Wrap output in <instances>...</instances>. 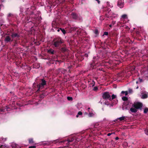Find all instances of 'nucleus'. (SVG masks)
<instances>
[{
  "instance_id": "obj_1",
  "label": "nucleus",
  "mask_w": 148,
  "mask_h": 148,
  "mask_svg": "<svg viewBox=\"0 0 148 148\" xmlns=\"http://www.w3.org/2000/svg\"><path fill=\"white\" fill-rule=\"evenodd\" d=\"M62 43V40L60 38H59L57 40H54L53 45L55 47H58Z\"/></svg>"
},
{
  "instance_id": "obj_2",
  "label": "nucleus",
  "mask_w": 148,
  "mask_h": 148,
  "mask_svg": "<svg viewBox=\"0 0 148 148\" xmlns=\"http://www.w3.org/2000/svg\"><path fill=\"white\" fill-rule=\"evenodd\" d=\"M102 97L104 99H109V100L111 101V95L108 92H106L103 93Z\"/></svg>"
},
{
  "instance_id": "obj_3",
  "label": "nucleus",
  "mask_w": 148,
  "mask_h": 148,
  "mask_svg": "<svg viewBox=\"0 0 148 148\" xmlns=\"http://www.w3.org/2000/svg\"><path fill=\"white\" fill-rule=\"evenodd\" d=\"M41 83L38 85L39 88L38 90L40 88H43L44 86L46 84V82L45 80L42 79H41Z\"/></svg>"
},
{
  "instance_id": "obj_4",
  "label": "nucleus",
  "mask_w": 148,
  "mask_h": 148,
  "mask_svg": "<svg viewBox=\"0 0 148 148\" xmlns=\"http://www.w3.org/2000/svg\"><path fill=\"white\" fill-rule=\"evenodd\" d=\"M142 106V104L138 102L135 103L134 105V106L137 109L141 108Z\"/></svg>"
},
{
  "instance_id": "obj_5",
  "label": "nucleus",
  "mask_w": 148,
  "mask_h": 148,
  "mask_svg": "<svg viewBox=\"0 0 148 148\" xmlns=\"http://www.w3.org/2000/svg\"><path fill=\"white\" fill-rule=\"evenodd\" d=\"M124 3L123 0H119L117 3L118 6L120 8H122L124 6Z\"/></svg>"
},
{
  "instance_id": "obj_6",
  "label": "nucleus",
  "mask_w": 148,
  "mask_h": 148,
  "mask_svg": "<svg viewBox=\"0 0 148 148\" xmlns=\"http://www.w3.org/2000/svg\"><path fill=\"white\" fill-rule=\"evenodd\" d=\"M4 40L5 43H7L8 42H12L13 40L11 39V38L10 36H6L5 37Z\"/></svg>"
},
{
  "instance_id": "obj_7",
  "label": "nucleus",
  "mask_w": 148,
  "mask_h": 148,
  "mask_svg": "<svg viewBox=\"0 0 148 148\" xmlns=\"http://www.w3.org/2000/svg\"><path fill=\"white\" fill-rule=\"evenodd\" d=\"M147 92H143L141 93V98L142 99H145L147 97Z\"/></svg>"
},
{
  "instance_id": "obj_8",
  "label": "nucleus",
  "mask_w": 148,
  "mask_h": 148,
  "mask_svg": "<svg viewBox=\"0 0 148 148\" xmlns=\"http://www.w3.org/2000/svg\"><path fill=\"white\" fill-rule=\"evenodd\" d=\"M133 107L130 109V111L132 113H136L137 112V109L135 107L133 106Z\"/></svg>"
},
{
  "instance_id": "obj_9",
  "label": "nucleus",
  "mask_w": 148,
  "mask_h": 148,
  "mask_svg": "<svg viewBox=\"0 0 148 148\" xmlns=\"http://www.w3.org/2000/svg\"><path fill=\"white\" fill-rule=\"evenodd\" d=\"M11 36L12 38H14L15 37H18L19 36L16 33L13 34L11 35Z\"/></svg>"
},
{
  "instance_id": "obj_10",
  "label": "nucleus",
  "mask_w": 148,
  "mask_h": 148,
  "mask_svg": "<svg viewBox=\"0 0 148 148\" xmlns=\"http://www.w3.org/2000/svg\"><path fill=\"white\" fill-rule=\"evenodd\" d=\"M118 15L116 14L112 13V14L110 16L112 18H116L117 17Z\"/></svg>"
},
{
  "instance_id": "obj_11",
  "label": "nucleus",
  "mask_w": 148,
  "mask_h": 148,
  "mask_svg": "<svg viewBox=\"0 0 148 148\" xmlns=\"http://www.w3.org/2000/svg\"><path fill=\"white\" fill-rule=\"evenodd\" d=\"M125 119V116H122V117H120L118 118V119L119 120V121H122L124 120Z\"/></svg>"
},
{
  "instance_id": "obj_12",
  "label": "nucleus",
  "mask_w": 148,
  "mask_h": 148,
  "mask_svg": "<svg viewBox=\"0 0 148 148\" xmlns=\"http://www.w3.org/2000/svg\"><path fill=\"white\" fill-rule=\"evenodd\" d=\"M121 18H123V19H127V15L126 14H124L123 15L121 16Z\"/></svg>"
},
{
  "instance_id": "obj_13",
  "label": "nucleus",
  "mask_w": 148,
  "mask_h": 148,
  "mask_svg": "<svg viewBox=\"0 0 148 148\" xmlns=\"http://www.w3.org/2000/svg\"><path fill=\"white\" fill-rule=\"evenodd\" d=\"M71 16L72 17L74 18H76L77 17L76 14L74 13H72Z\"/></svg>"
},
{
  "instance_id": "obj_14",
  "label": "nucleus",
  "mask_w": 148,
  "mask_h": 148,
  "mask_svg": "<svg viewBox=\"0 0 148 148\" xmlns=\"http://www.w3.org/2000/svg\"><path fill=\"white\" fill-rule=\"evenodd\" d=\"M122 99L124 101H125L127 100L128 98L126 96H124L122 97Z\"/></svg>"
},
{
  "instance_id": "obj_15",
  "label": "nucleus",
  "mask_w": 148,
  "mask_h": 148,
  "mask_svg": "<svg viewBox=\"0 0 148 148\" xmlns=\"http://www.w3.org/2000/svg\"><path fill=\"white\" fill-rule=\"evenodd\" d=\"M125 94V96H126L127 95L128 93L127 91H122L121 93V95H122V94Z\"/></svg>"
},
{
  "instance_id": "obj_16",
  "label": "nucleus",
  "mask_w": 148,
  "mask_h": 148,
  "mask_svg": "<svg viewBox=\"0 0 148 148\" xmlns=\"http://www.w3.org/2000/svg\"><path fill=\"white\" fill-rule=\"evenodd\" d=\"M116 97V95L114 94H112L111 96V101L113 99H114Z\"/></svg>"
},
{
  "instance_id": "obj_17",
  "label": "nucleus",
  "mask_w": 148,
  "mask_h": 148,
  "mask_svg": "<svg viewBox=\"0 0 148 148\" xmlns=\"http://www.w3.org/2000/svg\"><path fill=\"white\" fill-rule=\"evenodd\" d=\"M95 115V114L93 113H90L88 114L89 117H92Z\"/></svg>"
},
{
  "instance_id": "obj_18",
  "label": "nucleus",
  "mask_w": 148,
  "mask_h": 148,
  "mask_svg": "<svg viewBox=\"0 0 148 148\" xmlns=\"http://www.w3.org/2000/svg\"><path fill=\"white\" fill-rule=\"evenodd\" d=\"M82 112L81 111H79L78 112L76 116V117H78L79 116V115H82Z\"/></svg>"
},
{
  "instance_id": "obj_19",
  "label": "nucleus",
  "mask_w": 148,
  "mask_h": 148,
  "mask_svg": "<svg viewBox=\"0 0 148 148\" xmlns=\"http://www.w3.org/2000/svg\"><path fill=\"white\" fill-rule=\"evenodd\" d=\"M48 52L53 54L54 53V51L52 49H49L48 50Z\"/></svg>"
},
{
  "instance_id": "obj_20",
  "label": "nucleus",
  "mask_w": 148,
  "mask_h": 148,
  "mask_svg": "<svg viewBox=\"0 0 148 148\" xmlns=\"http://www.w3.org/2000/svg\"><path fill=\"white\" fill-rule=\"evenodd\" d=\"M144 113H146L148 112V108H147L144 109Z\"/></svg>"
},
{
  "instance_id": "obj_21",
  "label": "nucleus",
  "mask_w": 148,
  "mask_h": 148,
  "mask_svg": "<svg viewBox=\"0 0 148 148\" xmlns=\"http://www.w3.org/2000/svg\"><path fill=\"white\" fill-rule=\"evenodd\" d=\"M29 143H33V139L32 138H30L29 140Z\"/></svg>"
},
{
  "instance_id": "obj_22",
  "label": "nucleus",
  "mask_w": 148,
  "mask_h": 148,
  "mask_svg": "<svg viewBox=\"0 0 148 148\" xmlns=\"http://www.w3.org/2000/svg\"><path fill=\"white\" fill-rule=\"evenodd\" d=\"M145 132L146 135H148V129H146L145 130Z\"/></svg>"
},
{
  "instance_id": "obj_23",
  "label": "nucleus",
  "mask_w": 148,
  "mask_h": 148,
  "mask_svg": "<svg viewBox=\"0 0 148 148\" xmlns=\"http://www.w3.org/2000/svg\"><path fill=\"white\" fill-rule=\"evenodd\" d=\"M60 29L64 34H65L66 33V31L64 29H62L61 28H60Z\"/></svg>"
},
{
  "instance_id": "obj_24",
  "label": "nucleus",
  "mask_w": 148,
  "mask_h": 148,
  "mask_svg": "<svg viewBox=\"0 0 148 148\" xmlns=\"http://www.w3.org/2000/svg\"><path fill=\"white\" fill-rule=\"evenodd\" d=\"M127 143L126 142H124L123 143V146L124 147H126V146L127 145Z\"/></svg>"
},
{
  "instance_id": "obj_25",
  "label": "nucleus",
  "mask_w": 148,
  "mask_h": 148,
  "mask_svg": "<svg viewBox=\"0 0 148 148\" xmlns=\"http://www.w3.org/2000/svg\"><path fill=\"white\" fill-rule=\"evenodd\" d=\"M67 99L69 100H72L73 98L72 97H67Z\"/></svg>"
},
{
  "instance_id": "obj_26",
  "label": "nucleus",
  "mask_w": 148,
  "mask_h": 148,
  "mask_svg": "<svg viewBox=\"0 0 148 148\" xmlns=\"http://www.w3.org/2000/svg\"><path fill=\"white\" fill-rule=\"evenodd\" d=\"M94 32L96 34H98V31L97 30H96Z\"/></svg>"
},
{
  "instance_id": "obj_27",
  "label": "nucleus",
  "mask_w": 148,
  "mask_h": 148,
  "mask_svg": "<svg viewBox=\"0 0 148 148\" xmlns=\"http://www.w3.org/2000/svg\"><path fill=\"white\" fill-rule=\"evenodd\" d=\"M98 90V88L97 87H95L93 88V90L94 91H96Z\"/></svg>"
},
{
  "instance_id": "obj_28",
  "label": "nucleus",
  "mask_w": 148,
  "mask_h": 148,
  "mask_svg": "<svg viewBox=\"0 0 148 148\" xmlns=\"http://www.w3.org/2000/svg\"><path fill=\"white\" fill-rule=\"evenodd\" d=\"M29 148H36V146H32L29 147Z\"/></svg>"
},
{
  "instance_id": "obj_29",
  "label": "nucleus",
  "mask_w": 148,
  "mask_h": 148,
  "mask_svg": "<svg viewBox=\"0 0 148 148\" xmlns=\"http://www.w3.org/2000/svg\"><path fill=\"white\" fill-rule=\"evenodd\" d=\"M105 105H106L107 106H108V105H109L110 104H109V103L108 102H105Z\"/></svg>"
},
{
  "instance_id": "obj_30",
  "label": "nucleus",
  "mask_w": 148,
  "mask_h": 148,
  "mask_svg": "<svg viewBox=\"0 0 148 148\" xmlns=\"http://www.w3.org/2000/svg\"><path fill=\"white\" fill-rule=\"evenodd\" d=\"M108 32H104V35H108Z\"/></svg>"
},
{
  "instance_id": "obj_31",
  "label": "nucleus",
  "mask_w": 148,
  "mask_h": 148,
  "mask_svg": "<svg viewBox=\"0 0 148 148\" xmlns=\"http://www.w3.org/2000/svg\"><path fill=\"white\" fill-rule=\"evenodd\" d=\"M129 92L130 93H131L132 92V89H129Z\"/></svg>"
},
{
  "instance_id": "obj_32",
  "label": "nucleus",
  "mask_w": 148,
  "mask_h": 148,
  "mask_svg": "<svg viewBox=\"0 0 148 148\" xmlns=\"http://www.w3.org/2000/svg\"><path fill=\"white\" fill-rule=\"evenodd\" d=\"M138 80H139V81L140 82H142L143 81V80L142 79H141L140 78H139V79H138Z\"/></svg>"
},
{
  "instance_id": "obj_33",
  "label": "nucleus",
  "mask_w": 148,
  "mask_h": 148,
  "mask_svg": "<svg viewBox=\"0 0 148 148\" xmlns=\"http://www.w3.org/2000/svg\"><path fill=\"white\" fill-rule=\"evenodd\" d=\"M115 22H116L115 21H113L112 23V25H113L115 23Z\"/></svg>"
},
{
  "instance_id": "obj_34",
  "label": "nucleus",
  "mask_w": 148,
  "mask_h": 148,
  "mask_svg": "<svg viewBox=\"0 0 148 148\" xmlns=\"http://www.w3.org/2000/svg\"><path fill=\"white\" fill-rule=\"evenodd\" d=\"M112 134V133H108V134H107V136H110Z\"/></svg>"
},
{
  "instance_id": "obj_35",
  "label": "nucleus",
  "mask_w": 148,
  "mask_h": 148,
  "mask_svg": "<svg viewBox=\"0 0 148 148\" xmlns=\"http://www.w3.org/2000/svg\"><path fill=\"white\" fill-rule=\"evenodd\" d=\"M119 138H118V137H116V138H115V140H117L119 139Z\"/></svg>"
},
{
  "instance_id": "obj_36",
  "label": "nucleus",
  "mask_w": 148,
  "mask_h": 148,
  "mask_svg": "<svg viewBox=\"0 0 148 148\" xmlns=\"http://www.w3.org/2000/svg\"><path fill=\"white\" fill-rule=\"evenodd\" d=\"M95 0L97 1V2L99 4L100 3V2L99 0Z\"/></svg>"
},
{
  "instance_id": "obj_37",
  "label": "nucleus",
  "mask_w": 148,
  "mask_h": 148,
  "mask_svg": "<svg viewBox=\"0 0 148 148\" xmlns=\"http://www.w3.org/2000/svg\"><path fill=\"white\" fill-rule=\"evenodd\" d=\"M112 25H112V24H111V25H109V26L110 27H112Z\"/></svg>"
},
{
  "instance_id": "obj_38",
  "label": "nucleus",
  "mask_w": 148,
  "mask_h": 148,
  "mask_svg": "<svg viewBox=\"0 0 148 148\" xmlns=\"http://www.w3.org/2000/svg\"><path fill=\"white\" fill-rule=\"evenodd\" d=\"M93 82H94V84L92 85V86H93L95 85V83L93 81Z\"/></svg>"
},
{
  "instance_id": "obj_39",
  "label": "nucleus",
  "mask_w": 148,
  "mask_h": 148,
  "mask_svg": "<svg viewBox=\"0 0 148 148\" xmlns=\"http://www.w3.org/2000/svg\"><path fill=\"white\" fill-rule=\"evenodd\" d=\"M138 86H137L136 87V89H138Z\"/></svg>"
},
{
  "instance_id": "obj_40",
  "label": "nucleus",
  "mask_w": 148,
  "mask_h": 148,
  "mask_svg": "<svg viewBox=\"0 0 148 148\" xmlns=\"http://www.w3.org/2000/svg\"><path fill=\"white\" fill-rule=\"evenodd\" d=\"M95 57H93V59H95Z\"/></svg>"
},
{
  "instance_id": "obj_41",
  "label": "nucleus",
  "mask_w": 148,
  "mask_h": 148,
  "mask_svg": "<svg viewBox=\"0 0 148 148\" xmlns=\"http://www.w3.org/2000/svg\"><path fill=\"white\" fill-rule=\"evenodd\" d=\"M57 31H58V32H59V31H60L59 29H58V30H57Z\"/></svg>"
},
{
  "instance_id": "obj_42",
  "label": "nucleus",
  "mask_w": 148,
  "mask_h": 148,
  "mask_svg": "<svg viewBox=\"0 0 148 148\" xmlns=\"http://www.w3.org/2000/svg\"><path fill=\"white\" fill-rule=\"evenodd\" d=\"M3 16V14H2L1 15V16Z\"/></svg>"
},
{
  "instance_id": "obj_43",
  "label": "nucleus",
  "mask_w": 148,
  "mask_h": 148,
  "mask_svg": "<svg viewBox=\"0 0 148 148\" xmlns=\"http://www.w3.org/2000/svg\"><path fill=\"white\" fill-rule=\"evenodd\" d=\"M136 83L137 84V83H138V81H137V82H136Z\"/></svg>"
},
{
  "instance_id": "obj_44",
  "label": "nucleus",
  "mask_w": 148,
  "mask_h": 148,
  "mask_svg": "<svg viewBox=\"0 0 148 148\" xmlns=\"http://www.w3.org/2000/svg\"><path fill=\"white\" fill-rule=\"evenodd\" d=\"M88 110H89V109H90V108H88Z\"/></svg>"
},
{
  "instance_id": "obj_45",
  "label": "nucleus",
  "mask_w": 148,
  "mask_h": 148,
  "mask_svg": "<svg viewBox=\"0 0 148 148\" xmlns=\"http://www.w3.org/2000/svg\"><path fill=\"white\" fill-rule=\"evenodd\" d=\"M112 106L111 105H110V106Z\"/></svg>"
},
{
  "instance_id": "obj_46",
  "label": "nucleus",
  "mask_w": 148,
  "mask_h": 148,
  "mask_svg": "<svg viewBox=\"0 0 148 148\" xmlns=\"http://www.w3.org/2000/svg\"><path fill=\"white\" fill-rule=\"evenodd\" d=\"M0 111H2V110H0Z\"/></svg>"
}]
</instances>
